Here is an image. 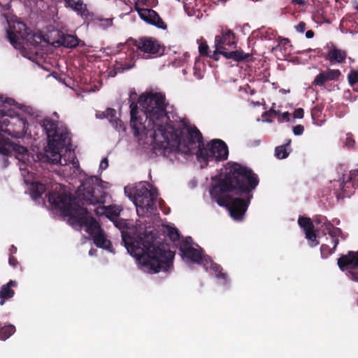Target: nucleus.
<instances>
[{"label":"nucleus","mask_w":358,"mask_h":358,"mask_svg":"<svg viewBox=\"0 0 358 358\" xmlns=\"http://www.w3.org/2000/svg\"><path fill=\"white\" fill-rule=\"evenodd\" d=\"M345 145L348 148H353L355 147V141L354 139L353 135L351 133H348L346 134Z\"/></svg>","instance_id":"c9c22d12"},{"label":"nucleus","mask_w":358,"mask_h":358,"mask_svg":"<svg viewBox=\"0 0 358 358\" xmlns=\"http://www.w3.org/2000/svg\"><path fill=\"white\" fill-rule=\"evenodd\" d=\"M324 230L327 231L331 237V243L334 244V247H337L339 243L338 237L345 238L342 230L338 227H334L329 221L324 222Z\"/></svg>","instance_id":"412c9836"},{"label":"nucleus","mask_w":358,"mask_h":358,"mask_svg":"<svg viewBox=\"0 0 358 358\" xmlns=\"http://www.w3.org/2000/svg\"><path fill=\"white\" fill-rule=\"evenodd\" d=\"M92 238L94 244L99 248L108 250L112 246L111 242L106 238L103 229Z\"/></svg>","instance_id":"a878e982"},{"label":"nucleus","mask_w":358,"mask_h":358,"mask_svg":"<svg viewBox=\"0 0 358 358\" xmlns=\"http://www.w3.org/2000/svg\"><path fill=\"white\" fill-rule=\"evenodd\" d=\"M15 331V327L13 324H6L0 322V340L6 341Z\"/></svg>","instance_id":"cd10ccee"},{"label":"nucleus","mask_w":358,"mask_h":358,"mask_svg":"<svg viewBox=\"0 0 358 358\" xmlns=\"http://www.w3.org/2000/svg\"><path fill=\"white\" fill-rule=\"evenodd\" d=\"M131 62H132L131 64H128V63H124V64H121V68L122 69L123 71L129 70L134 66V62H133L132 59Z\"/></svg>","instance_id":"de8ad7c7"},{"label":"nucleus","mask_w":358,"mask_h":358,"mask_svg":"<svg viewBox=\"0 0 358 358\" xmlns=\"http://www.w3.org/2000/svg\"><path fill=\"white\" fill-rule=\"evenodd\" d=\"M108 159L107 158H103L101 163H100V166H99V168L102 170H105L108 168Z\"/></svg>","instance_id":"49530a36"},{"label":"nucleus","mask_w":358,"mask_h":358,"mask_svg":"<svg viewBox=\"0 0 358 358\" xmlns=\"http://www.w3.org/2000/svg\"><path fill=\"white\" fill-rule=\"evenodd\" d=\"M10 148H12L15 152L21 155H24L28 152L26 147L12 143L9 139L0 136V153L8 155L10 152Z\"/></svg>","instance_id":"6ab92c4d"},{"label":"nucleus","mask_w":358,"mask_h":358,"mask_svg":"<svg viewBox=\"0 0 358 358\" xmlns=\"http://www.w3.org/2000/svg\"><path fill=\"white\" fill-rule=\"evenodd\" d=\"M298 224L303 229L306 238L310 241V245L315 247L319 245L320 243L317 240V234L314 230V225L310 218L300 216L298 219Z\"/></svg>","instance_id":"2eb2a0df"},{"label":"nucleus","mask_w":358,"mask_h":358,"mask_svg":"<svg viewBox=\"0 0 358 358\" xmlns=\"http://www.w3.org/2000/svg\"><path fill=\"white\" fill-rule=\"evenodd\" d=\"M106 110L104 112H101V113L99 112V113H96V117L100 118V119L106 118Z\"/></svg>","instance_id":"8fccbe9b"},{"label":"nucleus","mask_w":358,"mask_h":358,"mask_svg":"<svg viewBox=\"0 0 358 358\" xmlns=\"http://www.w3.org/2000/svg\"><path fill=\"white\" fill-rule=\"evenodd\" d=\"M304 131V127L301 124H298L294 126L293 128V132L295 135L299 136L301 135Z\"/></svg>","instance_id":"a19ab883"},{"label":"nucleus","mask_w":358,"mask_h":358,"mask_svg":"<svg viewBox=\"0 0 358 358\" xmlns=\"http://www.w3.org/2000/svg\"><path fill=\"white\" fill-rule=\"evenodd\" d=\"M226 59H231L236 62L247 61L251 57L249 53H245L243 50L227 51L222 53Z\"/></svg>","instance_id":"b1692460"},{"label":"nucleus","mask_w":358,"mask_h":358,"mask_svg":"<svg viewBox=\"0 0 358 358\" xmlns=\"http://www.w3.org/2000/svg\"><path fill=\"white\" fill-rule=\"evenodd\" d=\"M289 116L290 113L289 112H285L282 114L281 117L278 119V121L280 122H282L283 121L289 122Z\"/></svg>","instance_id":"c03bdc74"},{"label":"nucleus","mask_w":358,"mask_h":358,"mask_svg":"<svg viewBox=\"0 0 358 358\" xmlns=\"http://www.w3.org/2000/svg\"><path fill=\"white\" fill-rule=\"evenodd\" d=\"M341 192H338V199H344L345 197H350L353 193L355 189H358V184L353 185V182L349 180L348 178H343V181L340 185Z\"/></svg>","instance_id":"4be33fe9"},{"label":"nucleus","mask_w":358,"mask_h":358,"mask_svg":"<svg viewBox=\"0 0 358 358\" xmlns=\"http://www.w3.org/2000/svg\"><path fill=\"white\" fill-rule=\"evenodd\" d=\"M6 37L10 43L17 48L19 39L24 40L32 46H37L41 41V36L36 34L21 22H15L6 30Z\"/></svg>","instance_id":"1a4fd4ad"},{"label":"nucleus","mask_w":358,"mask_h":358,"mask_svg":"<svg viewBox=\"0 0 358 358\" xmlns=\"http://www.w3.org/2000/svg\"><path fill=\"white\" fill-rule=\"evenodd\" d=\"M90 254L92 255L93 254V252H92V250L90 251Z\"/></svg>","instance_id":"bf43d9fd"},{"label":"nucleus","mask_w":358,"mask_h":358,"mask_svg":"<svg viewBox=\"0 0 358 358\" xmlns=\"http://www.w3.org/2000/svg\"><path fill=\"white\" fill-rule=\"evenodd\" d=\"M138 15L145 22L162 29H166L167 26L159 14L151 8H140L136 7Z\"/></svg>","instance_id":"ddd939ff"},{"label":"nucleus","mask_w":358,"mask_h":358,"mask_svg":"<svg viewBox=\"0 0 358 358\" xmlns=\"http://www.w3.org/2000/svg\"><path fill=\"white\" fill-rule=\"evenodd\" d=\"M236 36L232 30H222L221 35H217L215 38V47L226 50L227 47L236 46Z\"/></svg>","instance_id":"dca6fc26"},{"label":"nucleus","mask_w":358,"mask_h":358,"mask_svg":"<svg viewBox=\"0 0 358 358\" xmlns=\"http://www.w3.org/2000/svg\"><path fill=\"white\" fill-rule=\"evenodd\" d=\"M325 60L329 61L331 64H342L345 62L347 57V52L345 50L338 49L335 45L331 44L325 55H323Z\"/></svg>","instance_id":"f3484780"},{"label":"nucleus","mask_w":358,"mask_h":358,"mask_svg":"<svg viewBox=\"0 0 358 358\" xmlns=\"http://www.w3.org/2000/svg\"><path fill=\"white\" fill-rule=\"evenodd\" d=\"M336 248V247H334V245L332 248H331L328 245L322 244L320 248L322 257L327 258L328 256L332 255L334 252Z\"/></svg>","instance_id":"2f4dec72"},{"label":"nucleus","mask_w":358,"mask_h":358,"mask_svg":"<svg viewBox=\"0 0 358 358\" xmlns=\"http://www.w3.org/2000/svg\"><path fill=\"white\" fill-rule=\"evenodd\" d=\"M280 110H275L273 108H271L268 111H266L262 115L263 117H265L266 116L269 115L270 114H273L274 115H280Z\"/></svg>","instance_id":"37998d69"},{"label":"nucleus","mask_w":358,"mask_h":358,"mask_svg":"<svg viewBox=\"0 0 358 358\" xmlns=\"http://www.w3.org/2000/svg\"><path fill=\"white\" fill-rule=\"evenodd\" d=\"M148 182H141L131 189V192H125L132 199L138 215L152 214L156 208L155 203L158 193L157 189L148 188Z\"/></svg>","instance_id":"423d86ee"},{"label":"nucleus","mask_w":358,"mask_h":358,"mask_svg":"<svg viewBox=\"0 0 358 358\" xmlns=\"http://www.w3.org/2000/svg\"><path fill=\"white\" fill-rule=\"evenodd\" d=\"M292 3L298 5H303L306 3V1L305 0H293Z\"/></svg>","instance_id":"864d4df0"},{"label":"nucleus","mask_w":358,"mask_h":358,"mask_svg":"<svg viewBox=\"0 0 358 358\" xmlns=\"http://www.w3.org/2000/svg\"><path fill=\"white\" fill-rule=\"evenodd\" d=\"M193 240L191 237H187L180 243L179 250L183 259L201 264L204 258L203 249L201 248H195L192 246Z\"/></svg>","instance_id":"f8f14e48"},{"label":"nucleus","mask_w":358,"mask_h":358,"mask_svg":"<svg viewBox=\"0 0 358 358\" xmlns=\"http://www.w3.org/2000/svg\"><path fill=\"white\" fill-rule=\"evenodd\" d=\"M224 52L225 50H224L223 49H218L217 48V47H215V50L213 52L210 51L207 57H209L215 61H218L220 59V55H222V53Z\"/></svg>","instance_id":"f704fd0d"},{"label":"nucleus","mask_w":358,"mask_h":358,"mask_svg":"<svg viewBox=\"0 0 358 358\" xmlns=\"http://www.w3.org/2000/svg\"><path fill=\"white\" fill-rule=\"evenodd\" d=\"M55 3H63L66 8L74 11L83 19H88L92 15L83 0H55Z\"/></svg>","instance_id":"4468645a"},{"label":"nucleus","mask_w":358,"mask_h":358,"mask_svg":"<svg viewBox=\"0 0 358 358\" xmlns=\"http://www.w3.org/2000/svg\"><path fill=\"white\" fill-rule=\"evenodd\" d=\"M259 182L258 176L252 169L234 163L224 178L213 185L210 193L219 206L229 210L234 220L242 221Z\"/></svg>","instance_id":"f03ea898"},{"label":"nucleus","mask_w":358,"mask_h":358,"mask_svg":"<svg viewBox=\"0 0 358 358\" xmlns=\"http://www.w3.org/2000/svg\"><path fill=\"white\" fill-rule=\"evenodd\" d=\"M348 178L349 179V180L353 182V184H358L356 182V180L358 178V169L351 171Z\"/></svg>","instance_id":"4c0bfd02"},{"label":"nucleus","mask_w":358,"mask_h":358,"mask_svg":"<svg viewBox=\"0 0 358 358\" xmlns=\"http://www.w3.org/2000/svg\"><path fill=\"white\" fill-rule=\"evenodd\" d=\"M17 285L15 280H10L8 282L3 285L0 289V306H3L6 301L13 298L15 295V291L13 287Z\"/></svg>","instance_id":"aec40b11"},{"label":"nucleus","mask_w":358,"mask_h":358,"mask_svg":"<svg viewBox=\"0 0 358 358\" xmlns=\"http://www.w3.org/2000/svg\"><path fill=\"white\" fill-rule=\"evenodd\" d=\"M168 235L171 240L173 241H178L180 238V234L176 228L171 227L168 230Z\"/></svg>","instance_id":"72a5a7b5"},{"label":"nucleus","mask_w":358,"mask_h":358,"mask_svg":"<svg viewBox=\"0 0 358 358\" xmlns=\"http://www.w3.org/2000/svg\"><path fill=\"white\" fill-rule=\"evenodd\" d=\"M104 20L107 22L108 24H110V25L112 24V20L111 19H106Z\"/></svg>","instance_id":"6e6d98bb"},{"label":"nucleus","mask_w":358,"mask_h":358,"mask_svg":"<svg viewBox=\"0 0 358 358\" xmlns=\"http://www.w3.org/2000/svg\"><path fill=\"white\" fill-rule=\"evenodd\" d=\"M355 9L358 11V3L356 4V6H355Z\"/></svg>","instance_id":"4d7b16f0"},{"label":"nucleus","mask_w":358,"mask_h":358,"mask_svg":"<svg viewBox=\"0 0 358 358\" xmlns=\"http://www.w3.org/2000/svg\"><path fill=\"white\" fill-rule=\"evenodd\" d=\"M194 76H196V78L197 79L202 78V76L201 75V73H197L196 71L194 72Z\"/></svg>","instance_id":"5fc2aeb1"},{"label":"nucleus","mask_w":358,"mask_h":358,"mask_svg":"<svg viewBox=\"0 0 358 358\" xmlns=\"http://www.w3.org/2000/svg\"><path fill=\"white\" fill-rule=\"evenodd\" d=\"M255 105H259V102L255 103Z\"/></svg>","instance_id":"13d9d810"},{"label":"nucleus","mask_w":358,"mask_h":358,"mask_svg":"<svg viewBox=\"0 0 358 358\" xmlns=\"http://www.w3.org/2000/svg\"><path fill=\"white\" fill-rule=\"evenodd\" d=\"M199 51L201 56H206V57L210 52L209 50V48H208V45H207L206 42H203L199 45Z\"/></svg>","instance_id":"e433bc0d"},{"label":"nucleus","mask_w":358,"mask_h":358,"mask_svg":"<svg viewBox=\"0 0 358 358\" xmlns=\"http://www.w3.org/2000/svg\"><path fill=\"white\" fill-rule=\"evenodd\" d=\"M10 255H13V254H15L17 252V248L12 245L9 249Z\"/></svg>","instance_id":"603ef678"},{"label":"nucleus","mask_w":358,"mask_h":358,"mask_svg":"<svg viewBox=\"0 0 358 358\" xmlns=\"http://www.w3.org/2000/svg\"><path fill=\"white\" fill-rule=\"evenodd\" d=\"M116 110L111 108H108L106 109V118L109 120L113 127L115 128V130L125 131V127L124 122L119 118L116 117Z\"/></svg>","instance_id":"5701e85b"},{"label":"nucleus","mask_w":358,"mask_h":358,"mask_svg":"<svg viewBox=\"0 0 358 358\" xmlns=\"http://www.w3.org/2000/svg\"><path fill=\"white\" fill-rule=\"evenodd\" d=\"M357 305H358V299H357Z\"/></svg>","instance_id":"680f3d73"},{"label":"nucleus","mask_w":358,"mask_h":358,"mask_svg":"<svg viewBox=\"0 0 358 358\" xmlns=\"http://www.w3.org/2000/svg\"><path fill=\"white\" fill-rule=\"evenodd\" d=\"M41 127L47 134L48 143L44 152L37 154V158L42 163L62 165L61 152L69 138L68 129L59 127L57 122L48 118L42 120Z\"/></svg>","instance_id":"39448f33"},{"label":"nucleus","mask_w":358,"mask_h":358,"mask_svg":"<svg viewBox=\"0 0 358 358\" xmlns=\"http://www.w3.org/2000/svg\"><path fill=\"white\" fill-rule=\"evenodd\" d=\"M48 200L52 206L59 209L64 215L69 217L73 222L80 227H85L86 232L91 237L102 230L96 219L88 215L87 209L81 206L76 201V198L71 194L50 192L48 194Z\"/></svg>","instance_id":"20e7f679"},{"label":"nucleus","mask_w":358,"mask_h":358,"mask_svg":"<svg viewBox=\"0 0 358 358\" xmlns=\"http://www.w3.org/2000/svg\"><path fill=\"white\" fill-rule=\"evenodd\" d=\"M28 129L27 119L12 109L0 110V131L8 135L20 138H22Z\"/></svg>","instance_id":"6e6552de"},{"label":"nucleus","mask_w":358,"mask_h":358,"mask_svg":"<svg viewBox=\"0 0 358 358\" xmlns=\"http://www.w3.org/2000/svg\"><path fill=\"white\" fill-rule=\"evenodd\" d=\"M133 45L137 50L150 55H161L164 52V46L155 38L152 37H141L138 40L130 38L127 41L125 47Z\"/></svg>","instance_id":"9b49d317"},{"label":"nucleus","mask_w":358,"mask_h":358,"mask_svg":"<svg viewBox=\"0 0 358 358\" xmlns=\"http://www.w3.org/2000/svg\"><path fill=\"white\" fill-rule=\"evenodd\" d=\"M306 29V24L304 22H300L296 27L297 31L303 33Z\"/></svg>","instance_id":"79ce46f5"},{"label":"nucleus","mask_w":358,"mask_h":358,"mask_svg":"<svg viewBox=\"0 0 358 358\" xmlns=\"http://www.w3.org/2000/svg\"><path fill=\"white\" fill-rule=\"evenodd\" d=\"M8 262L9 264L13 267H16L18 264L17 259L13 255L9 256Z\"/></svg>","instance_id":"a18cd8bd"},{"label":"nucleus","mask_w":358,"mask_h":358,"mask_svg":"<svg viewBox=\"0 0 358 358\" xmlns=\"http://www.w3.org/2000/svg\"><path fill=\"white\" fill-rule=\"evenodd\" d=\"M90 254L92 255L93 254V252H92V250L90 251Z\"/></svg>","instance_id":"052dcab7"},{"label":"nucleus","mask_w":358,"mask_h":358,"mask_svg":"<svg viewBox=\"0 0 358 358\" xmlns=\"http://www.w3.org/2000/svg\"><path fill=\"white\" fill-rule=\"evenodd\" d=\"M337 264L342 271L346 272L350 280L358 282V250H350L342 255L338 259Z\"/></svg>","instance_id":"9d476101"},{"label":"nucleus","mask_w":358,"mask_h":358,"mask_svg":"<svg viewBox=\"0 0 358 358\" xmlns=\"http://www.w3.org/2000/svg\"><path fill=\"white\" fill-rule=\"evenodd\" d=\"M129 103L130 127L134 136L139 140L149 136L160 148H173L185 155L196 154L206 162L228 158V147L222 140L214 139L206 148L202 134L196 126L184 122L180 127H171L168 123V103L163 94L150 92L138 96L135 91H131Z\"/></svg>","instance_id":"f257e3e1"},{"label":"nucleus","mask_w":358,"mask_h":358,"mask_svg":"<svg viewBox=\"0 0 358 358\" xmlns=\"http://www.w3.org/2000/svg\"><path fill=\"white\" fill-rule=\"evenodd\" d=\"M348 80L350 86H354L358 82V71L352 69L348 75Z\"/></svg>","instance_id":"473e14b6"},{"label":"nucleus","mask_w":358,"mask_h":358,"mask_svg":"<svg viewBox=\"0 0 358 358\" xmlns=\"http://www.w3.org/2000/svg\"><path fill=\"white\" fill-rule=\"evenodd\" d=\"M101 210H104V213L106 214L107 217L112 219L113 217H116L119 216L120 212L117 211V209L115 208L114 207H105L103 206L101 208Z\"/></svg>","instance_id":"c756f323"},{"label":"nucleus","mask_w":358,"mask_h":358,"mask_svg":"<svg viewBox=\"0 0 358 358\" xmlns=\"http://www.w3.org/2000/svg\"><path fill=\"white\" fill-rule=\"evenodd\" d=\"M287 145H289V143H287V145H283L275 148V155L278 159H282L288 157L289 152H287L286 148V146Z\"/></svg>","instance_id":"c85d7f7f"},{"label":"nucleus","mask_w":358,"mask_h":358,"mask_svg":"<svg viewBox=\"0 0 358 358\" xmlns=\"http://www.w3.org/2000/svg\"><path fill=\"white\" fill-rule=\"evenodd\" d=\"M0 102L7 103L9 106L15 105V101L12 98L3 97L2 95H0Z\"/></svg>","instance_id":"ea45409f"},{"label":"nucleus","mask_w":358,"mask_h":358,"mask_svg":"<svg viewBox=\"0 0 358 358\" xmlns=\"http://www.w3.org/2000/svg\"><path fill=\"white\" fill-rule=\"evenodd\" d=\"M314 221L316 224H322V223H324L325 222H327V220H326L325 217H322V216H317L315 219H314Z\"/></svg>","instance_id":"09e8293b"},{"label":"nucleus","mask_w":358,"mask_h":358,"mask_svg":"<svg viewBox=\"0 0 358 358\" xmlns=\"http://www.w3.org/2000/svg\"><path fill=\"white\" fill-rule=\"evenodd\" d=\"M122 236L128 252L137 259L143 271L157 273L168 271L173 266L174 252L164 244L156 245L152 232H145L136 238L129 234Z\"/></svg>","instance_id":"7ed1b4c3"},{"label":"nucleus","mask_w":358,"mask_h":358,"mask_svg":"<svg viewBox=\"0 0 358 358\" xmlns=\"http://www.w3.org/2000/svg\"><path fill=\"white\" fill-rule=\"evenodd\" d=\"M105 182L96 176L84 180L76 191L78 199L83 205L101 204L105 202Z\"/></svg>","instance_id":"0eeeda50"},{"label":"nucleus","mask_w":358,"mask_h":358,"mask_svg":"<svg viewBox=\"0 0 358 358\" xmlns=\"http://www.w3.org/2000/svg\"><path fill=\"white\" fill-rule=\"evenodd\" d=\"M61 45L65 48H74L81 41L77 36L71 34H63L60 38Z\"/></svg>","instance_id":"bb28decb"},{"label":"nucleus","mask_w":358,"mask_h":358,"mask_svg":"<svg viewBox=\"0 0 358 358\" xmlns=\"http://www.w3.org/2000/svg\"><path fill=\"white\" fill-rule=\"evenodd\" d=\"M303 115H304L303 109L301 108H299L294 110V112L293 113V117L295 119L296 118L301 119L303 117Z\"/></svg>","instance_id":"58836bf2"},{"label":"nucleus","mask_w":358,"mask_h":358,"mask_svg":"<svg viewBox=\"0 0 358 358\" xmlns=\"http://www.w3.org/2000/svg\"><path fill=\"white\" fill-rule=\"evenodd\" d=\"M341 75V72L338 69H327L326 71H322L316 76L313 84L322 87L328 81L338 80Z\"/></svg>","instance_id":"a211bd4d"},{"label":"nucleus","mask_w":358,"mask_h":358,"mask_svg":"<svg viewBox=\"0 0 358 358\" xmlns=\"http://www.w3.org/2000/svg\"><path fill=\"white\" fill-rule=\"evenodd\" d=\"M315 35V33L313 30H308L306 33V36L308 38H312Z\"/></svg>","instance_id":"3c124183"},{"label":"nucleus","mask_w":358,"mask_h":358,"mask_svg":"<svg viewBox=\"0 0 358 358\" xmlns=\"http://www.w3.org/2000/svg\"><path fill=\"white\" fill-rule=\"evenodd\" d=\"M212 269L215 273V275L217 278L223 279L224 280H227V275L225 273L222 272V268L217 264H212L211 266Z\"/></svg>","instance_id":"7c9ffc66"},{"label":"nucleus","mask_w":358,"mask_h":358,"mask_svg":"<svg viewBox=\"0 0 358 358\" xmlns=\"http://www.w3.org/2000/svg\"><path fill=\"white\" fill-rule=\"evenodd\" d=\"M47 190L46 184L41 182H34L31 184L30 194L34 200L41 198L42 194Z\"/></svg>","instance_id":"393cba45"}]
</instances>
